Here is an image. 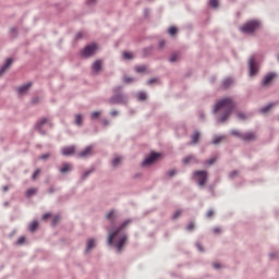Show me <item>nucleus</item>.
<instances>
[{"label": "nucleus", "mask_w": 279, "mask_h": 279, "mask_svg": "<svg viewBox=\"0 0 279 279\" xmlns=\"http://www.w3.org/2000/svg\"><path fill=\"white\" fill-rule=\"evenodd\" d=\"M106 219L111 223V226L108 228V236H107V245H113L116 248L117 254H121L123 250V245H125V242L128 241V233H125L123 230L132 223V219L124 220L119 227L117 226V219H119V214L111 209L106 215Z\"/></svg>", "instance_id": "obj_1"}, {"label": "nucleus", "mask_w": 279, "mask_h": 279, "mask_svg": "<svg viewBox=\"0 0 279 279\" xmlns=\"http://www.w3.org/2000/svg\"><path fill=\"white\" fill-rule=\"evenodd\" d=\"M234 108H236V104L232 98L227 97L218 100L211 110V114L216 116V125H223V123H228L230 114H232Z\"/></svg>", "instance_id": "obj_2"}, {"label": "nucleus", "mask_w": 279, "mask_h": 279, "mask_svg": "<svg viewBox=\"0 0 279 279\" xmlns=\"http://www.w3.org/2000/svg\"><path fill=\"white\" fill-rule=\"evenodd\" d=\"M122 90V85H118L113 88V95L111 98H109V104H111V106H128V102L130 101V96L128 94H123Z\"/></svg>", "instance_id": "obj_3"}, {"label": "nucleus", "mask_w": 279, "mask_h": 279, "mask_svg": "<svg viewBox=\"0 0 279 279\" xmlns=\"http://www.w3.org/2000/svg\"><path fill=\"white\" fill-rule=\"evenodd\" d=\"M247 71L248 77H257L258 73H260V61L258 59V53L252 54L247 59Z\"/></svg>", "instance_id": "obj_4"}, {"label": "nucleus", "mask_w": 279, "mask_h": 279, "mask_svg": "<svg viewBox=\"0 0 279 279\" xmlns=\"http://www.w3.org/2000/svg\"><path fill=\"white\" fill-rule=\"evenodd\" d=\"M260 27V22L258 20H252L246 22L242 27H240V31L243 34H254Z\"/></svg>", "instance_id": "obj_5"}, {"label": "nucleus", "mask_w": 279, "mask_h": 279, "mask_svg": "<svg viewBox=\"0 0 279 279\" xmlns=\"http://www.w3.org/2000/svg\"><path fill=\"white\" fill-rule=\"evenodd\" d=\"M193 180L198 184V186H204L208 182V171L196 170L193 172Z\"/></svg>", "instance_id": "obj_6"}, {"label": "nucleus", "mask_w": 279, "mask_h": 279, "mask_svg": "<svg viewBox=\"0 0 279 279\" xmlns=\"http://www.w3.org/2000/svg\"><path fill=\"white\" fill-rule=\"evenodd\" d=\"M158 158H160V154L151 151L149 156L145 157V159L142 161L141 167H151V165H154Z\"/></svg>", "instance_id": "obj_7"}, {"label": "nucleus", "mask_w": 279, "mask_h": 279, "mask_svg": "<svg viewBox=\"0 0 279 279\" xmlns=\"http://www.w3.org/2000/svg\"><path fill=\"white\" fill-rule=\"evenodd\" d=\"M95 51H97V45L93 44V45L86 46V47L81 51V54H82L84 58H90V56H95Z\"/></svg>", "instance_id": "obj_8"}, {"label": "nucleus", "mask_w": 279, "mask_h": 279, "mask_svg": "<svg viewBox=\"0 0 279 279\" xmlns=\"http://www.w3.org/2000/svg\"><path fill=\"white\" fill-rule=\"evenodd\" d=\"M73 171V163L63 162L62 167L59 169V173H62L63 175H69Z\"/></svg>", "instance_id": "obj_9"}, {"label": "nucleus", "mask_w": 279, "mask_h": 279, "mask_svg": "<svg viewBox=\"0 0 279 279\" xmlns=\"http://www.w3.org/2000/svg\"><path fill=\"white\" fill-rule=\"evenodd\" d=\"M47 123V118H41L35 125V129L37 130V132H39V134H41L43 136H45V134H47V131L43 130L44 125Z\"/></svg>", "instance_id": "obj_10"}, {"label": "nucleus", "mask_w": 279, "mask_h": 279, "mask_svg": "<svg viewBox=\"0 0 279 279\" xmlns=\"http://www.w3.org/2000/svg\"><path fill=\"white\" fill-rule=\"evenodd\" d=\"M276 72H269L264 78L262 80V86H269L271 82H274V77H276Z\"/></svg>", "instance_id": "obj_11"}, {"label": "nucleus", "mask_w": 279, "mask_h": 279, "mask_svg": "<svg viewBox=\"0 0 279 279\" xmlns=\"http://www.w3.org/2000/svg\"><path fill=\"white\" fill-rule=\"evenodd\" d=\"M90 156H93V145L87 146L78 153V158H88Z\"/></svg>", "instance_id": "obj_12"}, {"label": "nucleus", "mask_w": 279, "mask_h": 279, "mask_svg": "<svg viewBox=\"0 0 279 279\" xmlns=\"http://www.w3.org/2000/svg\"><path fill=\"white\" fill-rule=\"evenodd\" d=\"M183 165H198L199 160L195 155H189L185 158H183Z\"/></svg>", "instance_id": "obj_13"}, {"label": "nucleus", "mask_w": 279, "mask_h": 279, "mask_svg": "<svg viewBox=\"0 0 279 279\" xmlns=\"http://www.w3.org/2000/svg\"><path fill=\"white\" fill-rule=\"evenodd\" d=\"M97 247V241L95 239H88L86 248H85V254H88L90 250H95Z\"/></svg>", "instance_id": "obj_14"}, {"label": "nucleus", "mask_w": 279, "mask_h": 279, "mask_svg": "<svg viewBox=\"0 0 279 279\" xmlns=\"http://www.w3.org/2000/svg\"><path fill=\"white\" fill-rule=\"evenodd\" d=\"M62 156H73L75 154V146H65L61 149Z\"/></svg>", "instance_id": "obj_15"}, {"label": "nucleus", "mask_w": 279, "mask_h": 279, "mask_svg": "<svg viewBox=\"0 0 279 279\" xmlns=\"http://www.w3.org/2000/svg\"><path fill=\"white\" fill-rule=\"evenodd\" d=\"M101 71V60H96L93 64H92V73L94 75L99 74V72Z\"/></svg>", "instance_id": "obj_16"}, {"label": "nucleus", "mask_w": 279, "mask_h": 279, "mask_svg": "<svg viewBox=\"0 0 279 279\" xmlns=\"http://www.w3.org/2000/svg\"><path fill=\"white\" fill-rule=\"evenodd\" d=\"M12 58L5 60L4 64L0 69V76L3 75L12 66Z\"/></svg>", "instance_id": "obj_17"}, {"label": "nucleus", "mask_w": 279, "mask_h": 279, "mask_svg": "<svg viewBox=\"0 0 279 279\" xmlns=\"http://www.w3.org/2000/svg\"><path fill=\"white\" fill-rule=\"evenodd\" d=\"M29 88H32V83H26L17 88V94L25 95V93H27V90H29Z\"/></svg>", "instance_id": "obj_18"}, {"label": "nucleus", "mask_w": 279, "mask_h": 279, "mask_svg": "<svg viewBox=\"0 0 279 279\" xmlns=\"http://www.w3.org/2000/svg\"><path fill=\"white\" fill-rule=\"evenodd\" d=\"M83 121H84V116H82V113H76L74 116V123L75 125H77V128H82Z\"/></svg>", "instance_id": "obj_19"}, {"label": "nucleus", "mask_w": 279, "mask_h": 279, "mask_svg": "<svg viewBox=\"0 0 279 279\" xmlns=\"http://www.w3.org/2000/svg\"><path fill=\"white\" fill-rule=\"evenodd\" d=\"M199 131H195L192 135L191 138L192 141L190 142V145H197V143H199Z\"/></svg>", "instance_id": "obj_20"}, {"label": "nucleus", "mask_w": 279, "mask_h": 279, "mask_svg": "<svg viewBox=\"0 0 279 279\" xmlns=\"http://www.w3.org/2000/svg\"><path fill=\"white\" fill-rule=\"evenodd\" d=\"M151 51H154V46H148L146 48L142 49V56L144 58H149V56H151Z\"/></svg>", "instance_id": "obj_21"}, {"label": "nucleus", "mask_w": 279, "mask_h": 279, "mask_svg": "<svg viewBox=\"0 0 279 279\" xmlns=\"http://www.w3.org/2000/svg\"><path fill=\"white\" fill-rule=\"evenodd\" d=\"M256 138V134H254L253 132H247L245 134H242V141H254Z\"/></svg>", "instance_id": "obj_22"}, {"label": "nucleus", "mask_w": 279, "mask_h": 279, "mask_svg": "<svg viewBox=\"0 0 279 279\" xmlns=\"http://www.w3.org/2000/svg\"><path fill=\"white\" fill-rule=\"evenodd\" d=\"M222 141H226V135H215L211 145H219Z\"/></svg>", "instance_id": "obj_23"}, {"label": "nucleus", "mask_w": 279, "mask_h": 279, "mask_svg": "<svg viewBox=\"0 0 279 279\" xmlns=\"http://www.w3.org/2000/svg\"><path fill=\"white\" fill-rule=\"evenodd\" d=\"M274 106V102H270L259 109V114H267L269 110H271V107Z\"/></svg>", "instance_id": "obj_24"}, {"label": "nucleus", "mask_w": 279, "mask_h": 279, "mask_svg": "<svg viewBox=\"0 0 279 279\" xmlns=\"http://www.w3.org/2000/svg\"><path fill=\"white\" fill-rule=\"evenodd\" d=\"M121 156H117L111 160V167H113L114 169H117V167H119V165H121Z\"/></svg>", "instance_id": "obj_25"}, {"label": "nucleus", "mask_w": 279, "mask_h": 279, "mask_svg": "<svg viewBox=\"0 0 279 279\" xmlns=\"http://www.w3.org/2000/svg\"><path fill=\"white\" fill-rule=\"evenodd\" d=\"M38 193L37 189H28L25 193V197L29 198V197H34V195Z\"/></svg>", "instance_id": "obj_26"}, {"label": "nucleus", "mask_w": 279, "mask_h": 279, "mask_svg": "<svg viewBox=\"0 0 279 279\" xmlns=\"http://www.w3.org/2000/svg\"><path fill=\"white\" fill-rule=\"evenodd\" d=\"M232 78L231 77H228V78H225L223 81H222V86H223V88H230V86H232Z\"/></svg>", "instance_id": "obj_27"}, {"label": "nucleus", "mask_w": 279, "mask_h": 279, "mask_svg": "<svg viewBox=\"0 0 279 279\" xmlns=\"http://www.w3.org/2000/svg\"><path fill=\"white\" fill-rule=\"evenodd\" d=\"M95 172V168H92V169H89V170H87V171H85L83 174H82V177H81V180H87L88 179V175H90V173H94Z\"/></svg>", "instance_id": "obj_28"}, {"label": "nucleus", "mask_w": 279, "mask_h": 279, "mask_svg": "<svg viewBox=\"0 0 279 279\" xmlns=\"http://www.w3.org/2000/svg\"><path fill=\"white\" fill-rule=\"evenodd\" d=\"M230 134H231L232 136H235L236 138H240L241 141L243 140V133H241V132L238 131V130H231V131H230Z\"/></svg>", "instance_id": "obj_29"}, {"label": "nucleus", "mask_w": 279, "mask_h": 279, "mask_svg": "<svg viewBox=\"0 0 279 279\" xmlns=\"http://www.w3.org/2000/svg\"><path fill=\"white\" fill-rule=\"evenodd\" d=\"M137 99L138 101H145V99H147V93L145 92L137 93Z\"/></svg>", "instance_id": "obj_30"}, {"label": "nucleus", "mask_w": 279, "mask_h": 279, "mask_svg": "<svg viewBox=\"0 0 279 279\" xmlns=\"http://www.w3.org/2000/svg\"><path fill=\"white\" fill-rule=\"evenodd\" d=\"M136 73H145L147 71V65H137L135 66Z\"/></svg>", "instance_id": "obj_31"}, {"label": "nucleus", "mask_w": 279, "mask_h": 279, "mask_svg": "<svg viewBox=\"0 0 279 279\" xmlns=\"http://www.w3.org/2000/svg\"><path fill=\"white\" fill-rule=\"evenodd\" d=\"M38 228V221L35 220L29 225V231L31 232H36V229Z\"/></svg>", "instance_id": "obj_32"}, {"label": "nucleus", "mask_w": 279, "mask_h": 279, "mask_svg": "<svg viewBox=\"0 0 279 279\" xmlns=\"http://www.w3.org/2000/svg\"><path fill=\"white\" fill-rule=\"evenodd\" d=\"M99 117H101V112L99 111H93L90 114V120L95 121L96 119H98Z\"/></svg>", "instance_id": "obj_33"}, {"label": "nucleus", "mask_w": 279, "mask_h": 279, "mask_svg": "<svg viewBox=\"0 0 279 279\" xmlns=\"http://www.w3.org/2000/svg\"><path fill=\"white\" fill-rule=\"evenodd\" d=\"M168 34H170V36H175V34H178V28L175 26H171L168 29Z\"/></svg>", "instance_id": "obj_34"}, {"label": "nucleus", "mask_w": 279, "mask_h": 279, "mask_svg": "<svg viewBox=\"0 0 279 279\" xmlns=\"http://www.w3.org/2000/svg\"><path fill=\"white\" fill-rule=\"evenodd\" d=\"M236 118L240 121H245L247 119V116L244 112H238Z\"/></svg>", "instance_id": "obj_35"}, {"label": "nucleus", "mask_w": 279, "mask_h": 279, "mask_svg": "<svg viewBox=\"0 0 279 279\" xmlns=\"http://www.w3.org/2000/svg\"><path fill=\"white\" fill-rule=\"evenodd\" d=\"M210 8H219V0H209Z\"/></svg>", "instance_id": "obj_36"}, {"label": "nucleus", "mask_w": 279, "mask_h": 279, "mask_svg": "<svg viewBox=\"0 0 279 279\" xmlns=\"http://www.w3.org/2000/svg\"><path fill=\"white\" fill-rule=\"evenodd\" d=\"M124 60H133L134 56L132 52H123Z\"/></svg>", "instance_id": "obj_37"}, {"label": "nucleus", "mask_w": 279, "mask_h": 279, "mask_svg": "<svg viewBox=\"0 0 279 279\" xmlns=\"http://www.w3.org/2000/svg\"><path fill=\"white\" fill-rule=\"evenodd\" d=\"M215 162H217V158L211 157L206 161V165H208L210 167V166L215 165Z\"/></svg>", "instance_id": "obj_38"}, {"label": "nucleus", "mask_w": 279, "mask_h": 279, "mask_svg": "<svg viewBox=\"0 0 279 279\" xmlns=\"http://www.w3.org/2000/svg\"><path fill=\"white\" fill-rule=\"evenodd\" d=\"M48 158H51V154L47 153L39 157V160H48Z\"/></svg>", "instance_id": "obj_39"}, {"label": "nucleus", "mask_w": 279, "mask_h": 279, "mask_svg": "<svg viewBox=\"0 0 279 279\" xmlns=\"http://www.w3.org/2000/svg\"><path fill=\"white\" fill-rule=\"evenodd\" d=\"M198 121H206V113H204L203 111H201L198 113Z\"/></svg>", "instance_id": "obj_40"}, {"label": "nucleus", "mask_w": 279, "mask_h": 279, "mask_svg": "<svg viewBox=\"0 0 279 279\" xmlns=\"http://www.w3.org/2000/svg\"><path fill=\"white\" fill-rule=\"evenodd\" d=\"M178 61V56L175 53L171 54L169 58V62L173 63Z\"/></svg>", "instance_id": "obj_41"}, {"label": "nucleus", "mask_w": 279, "mask_h": 279, "mask_svg": "<svg viewBox=\"0 0 279 279\" xmlns=\"http://www.w3.org/2000/svg\"><path fill=\"white\" fill-rule=\"evenodd\" d=\"M180 215H182V209L174 211V214L172 215V219H178V217H180Z\"/></svg>", "instance_id": "obj_42"}, {"label": "nucleus", "mask_w": 279, "mask_h": 279, "mask_svg": "<svg viewBox=\"0 0 279 279\" xmlns=\"http://www.w3.org/2000/svg\"><path fill=\"white\" fill-rule=\"evenodd\" d=\"M123 82H124V84H130L131 82H134V78H132L130 76H124Z\"/></svg>", "instance_id": "obj_43"}, {"label": "nucleus", "mask_w": 279, "mask_h": 279, "mask_svg": "<svg viewBox=\"0 0 279 279\" xmlns=\"http://www.w3.org/2000/svg\"><path fill=\"white\" fill-rule=\"evenodd\" d=\"M236 175H239V171L234 170L229 174L230 180H234V178H236Z\"/></svg>", "instance_id": "obj_44"}, {"label": "nucleus", "mask_w": 279, "mask_h": 279, "mask_svg": "<svg viewBox=\"0 0 279 279\" xmlns=\"http://www.w3.org/2000/svg\"><path fill=\"white\" fill-rule=\"evenodd\" d=\"M10 34H11V36L15 37L16 34H19V31L16 29V27H12V28H10Z\"/></svg>", "instance_id": "obj_45"}, {"label": "nucleus", "mask_w": 279, "mask_h": 279, "mask_svg": "<svg viewBox=\"0 0 279 279\" xmlns=\"http://www.w3.org/2000/svg\"><path fill=\"white\" fill-rule=\"evenodd\" d=\"M158 82V78H150L146 82L147 86H151V84H156Z\"/></svg>", "instance_id": "obj_46"}, {"label": "nucleus", "mask_w": 279, "mask_h": 279, "mask_svg": "<svg viewBox=\"0 0 279 279\" xmlns=\"http://www.w3.org/2000/svg\"><path fill=\"white\" fill-rule=\"evenodd\" d=\"M175 173H177L175 169H172L167 172V175H168V178H173V175H175Z\"/></svg>", "instance_id": "obj_47"}, {"label": "nucleus", "mask_w": 279, "mask_h": 279, "mask_svg": "<svg viewBox=\"0 0 279 279\" xmlns=\"http://www.w3.org/2000/svg\"><path fill=\"white\" fill-rule=\"evenodd\" d=\"M23 243H25V236L19 238V240L16 241V245H23Z\"/></svg>", "instance_id": "obj_48"}, {"label": "nucleus", "mask_w": 279, "mask_h": 279, "mask_svg": "<svg viewBox=\"0 0 279 279\" xmlns=\"http://www.w3.org/2000/svg\"><path fill=\"white\" fill-rule=\"evenodd\" d=\"M166 41L165 39L160 40L158 44V49H165Z\"/></svg>", "instance_id": "obj_49"}, {"label": "nucleus", "mask_w": 279, "mask_h": 279, "mask_svg": "<svg viewBox=\"0 0 279 279\" xmlns=\"http://www.w3.org/2000/svg\"><path fill=\"white\" fill-rule=\"evenodd\" d=\"M213 232H214V234H221V228L215 227V228L213 229Z\"/></svg>", "instance_id": "obj_50"}, {"label": "nucleus", "mask_w": 279, "mask_h": 279, "mask_svg": "<svg viewBox=\"0 0 279 279\" xmlns=\"http://www.w3.org/2000/svg\"><path fill=\"white\" fill-rule=\"evenodd\" d=\"M196 248L198 250V252H204V246L199 242L196 243Z\"/></svg>", "instance_id": "obj_51"}, {"label": "nucleus", "mask_w": 279, "mask_h": 279, "mask_svg": "<svg viewBox=\"0 0 279 279\" xmlns=\"http://www.w3.org/2000/svg\"><path fill=\"white\" fill-rule=\"evenodd\" d=\"M38 173H40V169H37L33 175H32V180H36V178L38 177Z\"/></svg>", "instance_id": "obj_52"}, {"label": "nucleus", "mask_w": 279, "mask_h": 279, "mask_svg": "<svg viewBox=\"0 0 279 279\" xmlns=\"http://www.w3.org/2000/svg\"><path fill=\"white\" fill-rule=\"evenodd\" d=\"M213 267H214V269H221V264H219V263H214V264H213Z\"/></svg>", "instance_id": "obj_53"}, {"label": "nucleus", "mask_w": 279, "mask_h": 279, "mask_svg": "<svg viewBox=\"0 0 279 279\" xmlns=\"http://www.w3.org/2000/svg\"><path fill=\"white\" fill-rule=\"evenodd\" d=\"M213 215H215V211H213V209H210L207 211L206 217L210 218V217H213Z\"/></svg>", "instance_id": "obj_54"}, {"label": "nucleus", "mask_w": 279, "mask_h": 279, "mask_svg": "<svg viewBox=\"0 0 279 279\" xmlns=\"http://www.w3.org/2000/svg\"><path fill=\"white\" fill-rule=\"evenodd\" d=\"M194 228H195V225L191 222L190 225H187L186 230H193Z\"/></svg>", "instance_id": "obj_55"}, {"label": "nucleus", "mask_w": 279, "mask_h": 279, "mask_svg": "<svg viewBox=\"0 0 279 279\" xmlns=\"http://www.w3.org/2000/svg\"><path fill=\"white\" fill-rule=\"evenodd\" d=\"M118 114H119V111H117V110H113V111L110 112L111 117H117Z\"/></svg>", "instance_id": "obj_56"}, {"label": "nucleus", "mask_w": 279, "mask_h": 279, "mask_svg": "<svg viewBox=\"0 0 279 279\" xmlns=\"http://www.w3.org/2000/svg\"><path fill=\"white\" fill-rule=\"evenodd\" d=\"M49 217H51V214H45L43 217H41V219H49Z\"/></svg>", "instance_id": "obj_57"}, {"label": "nucleus", "mask_w": 279, "mask_h": 279, "mask_svg": "<svg viewBox=\"0 0 279 279\" xmlns=\"http://www.w3.org/2000/svg\"><path fill=\"white\" fill-rule=\"evenodd\" d=\"M88 5H93V3H97V0H87Z\"/></svg>", "instance_id": "obj_58"}, {"label": "nucleus", "mask_w": 279, "mask_h": 279, "mask_svg": "<svg viewBox=\"0 0 279 279\" xmlns=\"http://www.w3.org/2000/svg\"><path fill=\"white\" fill-rule=\"evenodd\" d=\"M56 223H58V217L52 219V226H56Z\"/></svg>", "instance_id": "obj_59"}, {"label": "nucleus", "mask_w": 279, "mask_h": 279, "mask_svg": "<svg viewBox=\"0 0 279 279\" xmlns=\"http://www.w3.org/2000/svg\"><path fill=\"white\" fill-rule=\"evenodd\" d=\"M48 193H56V189H53V187H50L49 190H48Z\"/></svg>", "instance_id": "obj_60"}, {"label": "nucleus", "mask_w": 279, "mask_h": 279, "mask_svg": "<svg viewBox=\"0 0 279 279\" xmlns=\"http://www.w3.org/2000/svg\"><path fill=\"white\" fill-rule=\"evenodd\" d=\"M104 125H110V122L108 120H102Z\"/></svg>", "instance_id": "obj_61"}, {"label": "nucleus", "mask_w": 279, "mask_h": 279, "mask_svg": "<svg viewBox=\"0 0 279 279\" xmlns=\"http://www.w3.org/2000/svg\"><path fill=\"white\" fill-rule=\"evenodd\" d=\"M82 38V33L76 34V40H80Z\"/></svg>", "instance_id": "obj_62"}, {"label": "nucleus", "mask_w": 279, "mask_h": 279, "mask_svg": "<svg viewBox=\"0 0 279 279\" xmlns=\"http://www.w3.org/2000/svg\"><path fill=\"white\" fill-rule=\"evenodd\" d=\"M33 104H38V97L33 98Z\"/></svg>", "instance_id": "obj_63"}, {"label": "nucleus", "mask_w": 279, "mask_h": 279, "mask_svg": "<svg viewBox=\"0 0 279 279\" xmlns=\"http://www.w3.org/2000/svg\"><path fill=\"white\" fill-rule=\"evenodd\" d=\"M2 191H8V185L2 186Z\"/></svg>", "instance_id": "obj_64"}]
</instances>
